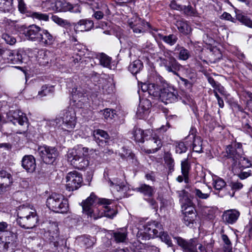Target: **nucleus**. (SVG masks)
<instances>
[{"label": "nucleus", "instance_id": "nucleus-23", "mask_svg": "<svg viewBox=\"0 0 252 252\" xmlns=\"http://www.w3.org/2000/svg\"><path fill=\"white\" fill-rule=\"evenodd\" d=\"M148 133H150L149 130L144 131L139 127H134L130 133L132 135L131 138L135 140L136 142L143 143L144 138L148 136Z\"/></svg>", "mask_w": 252, "mask_h": 252}, {"label": "nucleus", "instance_id": "nucleus-25", "mask_svg": "<svg viewBox=\"0 0 252 252\" xmlns=\"http://www.w3.org/2000/svg\"><path fill=\"white\" fill-rule=\"evenodd\" d=\"M177 92L173 89H165L161 92L160 97L162 99L173 102L177 99Z\"/></svg>", "mask_w": 252, "mask_h": 252}, {"label": "nucleus", "instance_id": "nucleus-45", "mask_svg": "<svg viewBox=\"0 0 252 252\" xmlns=\"http://www.w3.org/2000/svg\"><path fill=\"white\" fill-rule=\"evenodd\" d=\"M13 0H0V10L9 11L12 8Z\"/></svg>", "mask_w": 252, "mask_h": 252}, {"label": "nucleus", "instance_id": "nucleus-46", "mask_svg": "<svg viewBox=\"0 0 252 252\" xmlns=\"http://www.w3.org/2000/svg\"><path fill=\"white\" fill-rule=\"evenodd\" d=\"M178 38L177 36L174 34H170L168 35H163L162 40L166 44L170 46H173L176 44Z\"/></svg>", "mask_w": 252, "mask_h": 252}, {"label": "nucleus", "instance_id": "nucleus-6", "mask_svg": "<svg viewBox=\"0 0 252 252\" xmlns=\"http://www.w3.org/2000/svg\"><path fill=\"white\" fill-rule=\"evenodd\" d=\"M174 239L184 252H207L205 247L199 243L197 238L186 240L181 237H175Z\"/></svg>", "mask_w": 252, "mask_h": 252}, {"label": "nucleus", "instance_id": "nucleus-53", "mask_svg": "<svg viewBox=\"0 0 252 252\" xmlns=\"http://www.w3.org/2000/svg\"><path fill=\"white\" fill-rule=\"evenodd\" d=\"M53 92V87L52 86H47L46 85L41 87V90L38 92V95L43 97Z\"/></svg>", "mask_w": 252, "mask_h": 252}, {"label": "nucleus", "instance_id": "nucleus-17", "mask_svg": "<svg viewBox=\"0 0 252 252\" xmlns=\"http://www.w3.org/2000/svg\"><path fill=\"white\" fill-rule=\"evenodd\" d=\"M8 119L15 125L18 123L20 126H23L25 124H27L28 121L26 115L19 111L9 112Z\"/></svg>", "mask_w": 252, "mask_h": 252}, {"label": "nucleus", "instance_id": "nucleus-30", "mask_svg": "<svg viewBox=\"0 0 252 252\" xmlns=\"http://www.w3.org/2000/svg\"><path fill=\"white\" fill-rule=\"evenodd\" d=\"M35 212L32 211L29 207H20L17 212V222H24L25 218L32 215Z\"/></svg>", "mask_w": 252, "mask_h": 252}, {"label": "nucleus", "instance_id": "nucleus-2", "mask_svg": "<svg viewBox=\"0 0 252 252\" xmlns=\"http://www.w3.org/2000/svg\"><path fill=\"white\" fill-rule=\"evenodd\" d=\"M89 152V149L79 146L68 151L67 160L74 168L82 170L89 165V161L86 156Z\"/></svg>", "mask_w": 252, "mask_h": 252}, {"label": "nucleus", "instance_id": "nucleus-4", "mask_svg": "<svg viewBox=\"0 0 252 252\" xmlns=\"http://www.w3.org/2000/svg\"><path fill=\"white\" fill-rule=\"evenodd\" d=\"M46 205L50 210L60 213L66 212L68 209L67 200L63 195L55 193L47 198Z\"/></svg>", "mask_w": 252, "mask_h": 252}, {"label": "nucleus", "instance_id": "nucleus-35", "mask_svg": "<svg viewBox=\"0 0 252 252\" xmlns=\"http://www.w3.org/2000/svg\"><path fill=\"white\" fill-rule=\"evenodd\" d=\"M112 236L116 242H125L127 239L126 230L123 228L119 229L117 231H114Z\"/></svg>", "mask_w": 252, "mask_h": 252}, {"label": "nucleus", "instance_id": "nucleus-43", "mask_svg": "<svg viewBox=\"0 0 252 252\" xmlns=\"http://www.w3.org/2000/svg\"><path fill=\"white\" fill-rule=\"evenodd\" d=\"M194 193L197 197L202 199H206L210 195L211 189L208 188L207 190L204 189L202 191L199 189H195Z\"/></svg>", "mask_w": 252, "mask_h": 252}, {"label": "nucleus", "instance_id": "nucleus-40", "mask_svg": "<svg viewBox=\"0 0 252 252\" xmlns=\"http://www.w3.org/2000/svg\"><path fill=\"white\" fill-rule=\"evenodd\" d=\"M129 25L135 33H141L144 31L143 23L140 19H136L134 23L132 21L129 22Z\"/></svg>", "mask_w": 252, "mask_h": 252}, {"label": "nucleus", "instance_id": "nucleus-27", "mask_svg": "<svg viewBox=\"0 0 252 252\" xmlns=\"http://www.w3.org/2000/svg\"><path fill=\"white\" fill-rule=\"evenodd\" d=\"M103 206L101 207V211H98L96 215H99L100 214H102L101 215V218L103 216H105L108 218L112 219L117 213V211L115 207L109 206V205H102Z\"/></svg>", "mask_w": 252, "mask_h": 252}, {"label": "nucleus", "instance_id": "nucleus-31", "mask_svg": "<svg viewBox=\"0 0 252 252\" xmlns=\"http://www.w3.org/2000/svg\"><path fill=\"white\" fill-rule=\"evenodd\" d=\"M104 177L106 182L108 183L109 186L113 189H115L118 191H120L123 190L124 188H125V185H123L122 183L120 182V181H118L117 180H114L113 181H112L108 177V174L107 173H104Z\"/></svg>", "mask_w": 252, "mask_h": 252}, {"label": "nucleus", "instance_id": "nucleus-36", "mask_svg": "<svg viewBox=\"0 0 252 252\" xmlns=\"http://www.w3.org/2000/svg\"><path fill=\"white\" fill-rule=\"evenodd\" d=\"M176 25L179 32L184 34H188L191 31L190 26L186 21L183 20H178Z\"/></svg>", "mask_w": 252, "mask_h": 252}, {"label": "nucleus", "instance_id": "nucleus-15", "mask_svg": "<svg viewBox=\"0 0 252 252\" xmlns=\"http://www.w3.org/2000/svg\"><path fill=\"white\" fill-rule=\"evenodd\" d=\"M149 149H144L145 152L148 154L154 153L159 150L162 147V143L160 139L156 134L152 135L149 138L147 142Z\"/></svg>", "mask_w": 252, "mask_h": 252}, {"label": "nucleus", "instance_id": "nucleus-7", "mask_svg": "<svg viewBox=\"0 0 252 252\" xmlns=\"http://www.w3.org/2000/svg\"><path fill=\"white\" fill-rule=\"evenodd\" d=\"M61 119L62 120L61 129L67 133L73 132L76 124V117L74 110L72 108L64 110Z\"/></svg>", "mask_w": 252, "mask_h": 252}, {"label": "nucleus", "instance_id": "nucleus-32", "mask_svg": "<svg viewBox=\"0 0 252 252\" xmlns=\"http://www.w3.org/2000/svg\"><path fill=\"white\" fill-rule=\"evenodd\" d=\"M135 190L137 192L142 193L145 196L149 197L152 196L155 192V189L153 187L145 184L140 185Z\"/></svg>", "mask_w": 252, "mask_h": 252}, {"label": "nucleus", "instance_id": "nucleus-1", "mask_svg": "<svg viewBox=\"0 0 252 252\" xmlns=\"http://www.w3.org/2000/svg\"><path fill=\"white\" fill-rule=\"evenodd\" d=\"M112 200L106 198H97L94 193H92L85 201L82 203L83 213L88 216V217L93 218L96 220L101 218L100 214L96 215L98 211L101 209L102 205H110Z\"/></svg>", "mask_w": 252, "mask_h": 252}, {"label": "nucleus", "instance_id": "nucleus-26", "mask_svg": "<svg viewBox=\"0 0 252 252\" xmlns=\"http://www.w3.org/2000/svg\"><path fill=\"white\" fill-rule=\"evenodd\" d=\"M142 88L143 91L147 90L150 95L155 97L159 96L161 92L160 87L154 83L144 84Z\"/></svg>", "mask_w": 252, "mask_h": 252}, {"label": "nucleus", "instance_id": "nucleus-64", "mask_svg": "<svg viewBox=\"0 0 252 252\" xmlns=\"http://www.w3.org/2000/svg\"><path fill=\"white\" fill-rule=\"evenodd\" d=\"M204 215L209 219H212L214 217V212L211 208H207L204 210Z\"/></svg>", "mask_w": 252, "mask_h": 252}, {"label": "nucleus", "instance_id": "nucleus-60", "mask_svg": "<svg viewBox=\"0 0 252 252\" xmlns=\"http://www.w3.org/2000/svg\"><path fill=\"white\" fill-rule=\"evenodd\" d=\"M9 234V235L6 237V243H10L11 242L14 243L16 242L18 239L17 233L10 232Z\"/></svg>", "mask_w": 252, "mask_h": 252}, {"label": "nucleus", "instance_id": "nucleus-51", "mask_svg": "<svg viewBox=\"0 0 252 252\" xmlns=\"http://www.w3.org/2000/svg\"><path fill=\"white\" fill-rule=\"evenodd\" d=\"M84 57V52L82 51H79L78 53H74L73 55L71 58L72 62L74 63V64L82 63L83 58Z\"/></svg>", "mask_w": 252, "mask_h": 252}, {"label": "nucleus", "instance_id": "nucleus-57", "mask_svg": "<svg viewBox=\"0 0 252 252\" xmlns=\"http://www.w3.org/2000/svg\"><path fill=\"white\" fill-rule=\"evenodd\" d=\"M226 183L223 180L218 178L214 182V187L217 190H220L224 187Z\"/></svg>", "mask_w": 252, "mask_h": 252}, {"label": "nucleus", "instance_id": "nucleus-34", "mask_svg": "<svg viewBox=\"0 0 252 252\" xmlns=\"http://www.w3.org/2000/svg\"><path fill=\"white\" fill-rule=\"evenodd\" d=\"M96 58L99 60V64L103 67L111 68V58L104 53H98L96 55Z\"/></svg>", "mask_w": 252, "mask_h": 252}, {"label": "nucleus", "instance_id": "nucleus-54", "mask_svg": "<svg viewBox=\"0 0 252 252\" xmlns=\"http://www.w3.org/2000/svg\"><path fill=\"white\" fill-rule=\"evenodd\" d=\"M104 118L106 120H111L114 118L116 113L114 110L105 109L103 112Z\"/></svg>", "mask_w": 252, "mask_h": 252}, {"label": "nucleus", "instance_id": "nucleus-59", "mask_svg": "<svg viewBox=\"0 0 252 252\" xmlns=\"http://www.w3.org/2000/svg\"><path fill=\"white\" fill-rule=\"evenodd\" d=\"M182 10L184 11L185 14L189 16H195L196 13L195 10L190 5L183 6Z\"/></svg>", "mask_w": 252, "mask_h": 252}, {"label": "nucleus", "instance_id": "nucleus-24", "mask_svg": "<svg viewBox=\"0 0 252 252\" xmlns=\"http://www.w3.org/2000/svg\"><path fill=\"white\" fill-rule=\"evenodd\" d=\"M93 27V21L88 19L80 20L79 22L74 24L75 30L81 32L89 31Z\"/></svg>", "mask_w": 252, "mask_h": 252}, {"label": "nucleus", "instance_id": "nucleus-38", "mask_svg": "<svg viewBox=\"0 0 252 252\" xmlns=\"http://www.w3.org/2000/svg\"><path fill=\"white\" fill-rule=\"evenodd\" d=\"M190 170V164L187 159L181 162V172L184 177V181L186 183H189V173Z\"/></svg>", "mask_w": 252, "mask_h": 252}, {"label": "nucleus", "instance_id": "nucleus-39", "mask_svg": "<svg viewBox=\"0 0 252 252\" xmlns=\"http://www.w3.org/2000/svg\"><path fill=\"white\" fill-rule=\"evenodd\" d=\"M143 66L142 62L139 60H136L129 64L128 70L132 74H136L140 71Z\"/></svg>", "mask_w": 252, "mask_h": 252}, {"label": "nucleus", "instance_id": "nucleus-20", "mask_svg": "<svg viewBox=\"0 0 252 252\" xmlns=\"http://www.w3.org/2000/svg\"><path fill=\"white\" fill-rule=\"evenodd\" d=\"M151 106V102L148 99H142L140 101L137 108V115L140 119L144 118L149 113V109Z\"/></svg>", "mask_w": 252, "mask_h": 252}, {"label": "nucleus", "instance_id": "nucleus-48", "mask_svg": "<svg viewBox=\"0 0 252 252\" xmlns=\"http://www.w3.org/2000/svg\"><path fill=\"white\" fill-rule=\"evenodd\" d=\"M158 236H159L161 240L164 242L166 245H167L168 246H173V244L172 243L170 237L167 232L162 231V230H159L158 232Z\"/></svg>", "mask_w": 252, "mask_h": 252}, {"label": "nucleus", "instance_id": "nucleus-61", "mask_svg": "<svg viewBox=\"0 0 252 252\" xmlns=\"http://www.w3.org/2000/svg\"><path fill=\"white\" fill-rule=\"evenodd\" d=\"M240 164H242V166L245 168L251 167L252 166V164L251 161L244 157V155L242 156Z\"/></svg>", "mask_w": 252, "mask_h": 252}, {"label": "nucleus", "instance_id": "nucleus-52", "mask_svg": "<svg viewBox=\"0 0 252 252\" xmlns=\"http://www.w3.org/2000/svg\"><path fill=\"white\" fill-rule=\"evenodd\" d=\"M34 19L39 21H47L49 20V16L46 14H43L40 12H32L30 15Z\"/></svg>", "mask_w": 252, "mask_h": 252}, {"label": "nucleus", "instance_id": "nucleus-29", "mask_svg": "<svg viewBox=\"0 0 252 252\" xmlns=\"http://www.w3.org/2000/svg\"><path fill=\"white\" fill-rule=\"evenodd\" d=\"M41 32L40 39L37 42L46 46L53 44L55 41V37L47 30L42 29Z\"/></svg>", "mask_w": 252, "mask_h": 252}, {"label": "nucleus", "instance_id": "nucleus-50", "mask_svg": "<svg viewBox=\"0 0 252 252\" xmlns=\"http://www.w3.org/2000/svg\"><path fill=\"white\" fill-rule=\"evenodd\" d=\"M150 32L154 37L156 40H162L163 35L162 33V31L161 29L152 28L150 29Z\"/></svg>", "mask_w": 252, "mask_h": 252}, {"label": "nucleus", "instance_id": "nucleus-16", "mask_svg": "<svg viewBox=\"0 0 252 252\" xmlns=\"http://www.w3.org/2000/svg\"><path fill=\"white\" fill-rule=\"evenodd\" d=\"M25 53L23 50H10L6 60L8 63L13 64H20L23 62Z\"/></svg>", "mask_w": 252, "mask_h": 252}, {"label": "nucleus", "instance_id": "nucleus-63", "mask_svg": "<svg viewBox=\"0 0 252 252\" xmlns=\"http://www.w3.org/2000/svg\"><path fill=\"white\" fill-rule=\"evenodd\" d=\"M220 18L222 19L230 21L233 23L235 22V19L233 18L229 13L226 12L223 13V14L220 16Z\"/></svg>", "mask_w": 252, "mask_h": 252}, {"label": "nucleus", "instance_id": "nucleus-22", "mask_svg": "<svg viewBox=\"0 0 252 252\" xmlns=\"http://www.w3.org/2000/svg\"><path fill=\"white\" fill-rule=\"evenodd\" d=\"M240 216V213L235 209H230L224 212L222 219L225 222L232 224L234 223Z\"/></svg>", "mask_w": 252, "mask_h": 252}, {"label": "nucleus", "instance_id": "nucleus-10", "mask_svg": "<svg viewBox=\"0 0 252 252\" xmlns=\"http://www.w3.org/2000/svg\"><path fill=\"white\" fill-rule=\"evenodd\" d=\"M38 151L42 160L47 164L53 163L58 156V151L55 147H40L39 148Z\"/></svg>", "mask_w": 252, "mask_h": 252}, {"label": "nucleus", "instance_id": "nucleus-13", "mask_svg": "<svg viewBox=\"0 0 252 252\" xmlns=\"http://www.w3.org/2000/svg\"><path fill=\"white\" fill-rule=\"evenodd\" d=\"M12 183V175L5 170L0 171V194L9 190Z\"/></svg>", "mask_w": 252, "mask_h": 252}, {"label": "nucleus", "instance_id": "nucleus-56", "mask_svg": "<svg viewBox=\"0 0 252 252\" xmlns=\"http://www.w3.org/2000/svg\"><path fill=\"white\" fill-rule=\"evenodd\" d=\"M2 38L8 44L13 45L16 42V40L15 38L12 35L8 33H3L2 35Z\"/></svg>", "mask_w": 252, "mask_h": 252}, {"label": "nucleus", "instance_id": "nucleus-3", "mask_svg": "<svg viewBox=\"0 0 252 252\" xmlns=\"http://www.w3.org/2000/svg\"><path fill=\"white\" fill-rule=\"evenodd\" d=\"M162 230V225L157 221H149L139 229L137 233L138 241H144L158 237L159 230Z\"/></svg>", "mask_w": 252, "mask_h": 252}, {"label": "nucleus", "instance_id": "nucleus-8", "mask_svg": "<svg viewBox=\"0 0 252 252\" xmlns=\"http://www.w3.org/2000/svg\"><path fill=\"white\" fill-rule=\"evenodd\" d=\"M226 152L228 158L232 159L235 163L241 164V160L244 155L241 143H234L228 145L226 149Z\"/></svg>", "mask_w": 252, "mask_h": 252}, {"label": "nucleus", "instance_id": "nucleus-37", "mask_svg": "<svg viewBox=\"0 0 252 252\" xmlns=\"http://www.w3.org/2000/svg\"><path fill=\"white\" fill-rule=\"evenodd\" d=\"M190 135L191 134H189V136H190ZM191 135V138H193L192 143V149L193 151L197 153H201L202 151V143L201 137L194 136L192 132Z\"/></svg>", "mask_w": 252, "mask_h": 252}, {"label": "nucleus", "instance_id": "nucleus-9", "mask_svg": "<svg viewBox=\"0 0 252 252\" xmlns=\"http://www.w3.org/2000/svg\"><path fill=\"white\" fill-rule=\"evenodd\" d=\"M66 189L73 191L79 188L83 182L82 175L76 171L69 172L66 177Z\"/></svg>", "mask_w": 252, "mask_h": 252}, {"label": "nucleus", "instance_id": "nucleus-49", "mask_svg": "<svg viewBox=\"0 0 252 252\" xmlns=\"http://www.w3.org/2000/svg\"><path fill=\"white\" fill-rule=\"evenodd\" d=\"M175 147L176 153L179 154L186 153L188 149L187 146L183 142H176Z\"/></svg>", "mask_w": 252, "mask_h": 252}, {"label": "nucleus", "instance_id": "nucleus-18", "mask_svg": "<svg viewBox=\"0 0 252 252\" xmlns=\"http://www.w3.org/2000/svg\"><path fill=\"white\" fill-rule=\"evenodd\" d=\"M92 135L94 139L99 146H103L106 144L109 139L108 134L102 129H98L94 130Z\"/></svg>", "mask_w": 252, "mask_h": 252}, {"label": "nucleus", "instance_id": "nucleus-62", "mask_svg": "<svg viewBox=\"0 0 252 252\" xmlns=\"http://www.w3.org/2000/svg\"><path fill=\"white\" fill-rule=\"evenodd\" d=\"M10 54V50L2 48L0 46V56L4 60H6L8 55Z\"/></svg>", "mask_w": 252, "mask_h": 252}, {"label": "nucleus", "instance_id": "nucleus-58", "mask_svg": "<svg viewBox=\"0 0 252 252\" xmlns=\"http://www.w3.org/2000/svg\"><path fill=\"white\" fill-rule=\"evenodd\" d=\"M221 238L223 240V242L226 246L225 247V252H231L232 249V245L227 236L225 234H222L221 235Z\"/></svg>", "mask_w": 252, "mask_h": 252}, {"label": "nucleus", "instance_id": "nucleus-21", "mask_svg": "<svg viewBox=\"0 0 252 252\" xmlns=\"http://www.w3.org/2000/svg\"><path fill=\"white\" fill-rule=\"evenodd\" d=\"M241 122L243 130L252 137V122L248 114L241 112Z\"/></svg>", "mask_w": 252, "mask_h": 252}, {"label": "nucleus", "instance_id": "nucleus-19", "mask_svg": "<svg viewBox=\"0 0 252 252\" xmlns=\"http://www.w3.org/2000/svg\"><path fill=\"white\" fill-rule=\"evenodd\" d=\"M22 166L27 172H33L36 168L35 159L33 156H25L22 160Z\"/></svg>", "mask_w": 252, "mask_h": 252}, {"label": "nucleus", "instance_id": "nucleus-41", "mask_svg": "<svg viewBox=\"0 0 252 252\" xmlns=\"http://www.w3.org/2000/svg\"><path fill=\"white\" fill-rule=\"evenodd\" d=\"M175 51H179L178 59L180 60L186 61L190 57L189 51L179 44L177 45L175 47Z\"/></svg>", "mask_w": 252, "mask_h": 252}, {"label": "nucleus", "instance_id": "nucleus-11", "mask_svg": "<svg viewBox=\"0 0 252 252\" xmlns=\"http://www.w3.org/2000/svg\"><path fill=\"white\" fill-rule=\"evenodd\" d=\"M179 197L180 201L181 203L182 208L185 214H196L194 212L195 209L193 206V203L189 198V193L185 190H182L177 192Z\"/></svg>", "mask_w": 252, "mask_h": 252}, {"label": "nucleus", "instance_id": "nucleus-12", "mask_svg": "<svg viewBox=\"0 0 252 252\" xmlns=\"http://www.w3.org/2000/svg\"><path fill=\"white\" fill-rule=\"evenodd\" d=\"M23 33L29 39L37 42L39 40L42 29L36 25H32L28 27L23 26Z\"/></svg>", "mask_w": 252, "mask_h": 252}, {"label": "nucleus", "instance_id": "nucleus-5", "mask_svg": "<svg viewBox=\"0 0 252 252\" xmlns=\"http://www.w3.org/2000/svg\"><path fill=\"white\" fill-rule=\"evenodd\" d=\"M163 57H159L158 59L160 66H164L168 72L179 76L177 71L180 70L182 66L172 56V52L164 50L163 51Z\"/></svg>", "mask_w": 252, "mask_h": 252}, {"label": "nucleus", "instance_id": "nucleus-14", "mask_svg": "<svg viewBox=\"0 0 252 252\" xmlns=\"http://www.w3.org/2000/svg\"><path fill=\"white\" fill-rule=\"evenodd\" d=\"M56 10L58 12L69 11L73 13L80 12V9L78 5H72L67 2L65 0H57L55 4Z\"/></svg>", "mask_w": 252, "mask_h": 252}, {"label": "nucleus", "instance_id": "nucleus-33", "mask_svg": "<svg viewBox=\"0 0 252 252\" xmlns=\"http://www.w3.org/2000/svg\"><path fill=\"white\" fill-rule=\"evenodd\" d=\"M78 241L81 247L88 248L94 245L95 239L90 236H82L78 238Z\"/></svg>", "mask_w": 252, "mask_h": 252}, {"label": "nucleus", "instance_id": "nucleus-47", "mask_svg": "<svg viewBox=\"0 0 252 252\" xmlns=\"http://www.w3.org/2000/svg\"><path fill=\"white\" fill-rule=\"evenodd\" d=\"M237 19L245 26L252 28V21L247 16L242 14L236 15Z\"/></svg>", "mask_w": 252, "mask_h": 252}, {"label": "nucleus", "instance_id": "nucleus-42", "mask_svg": "<svg viewBox=\"0 0 252 252\" xmlns=\"http://www.w3.org/2000/svg\"><path fill=\"white\" fill-rule=\"evenodd\" d=\"M139 242H140V245L134 249L133 252H148V251H153L154 252H159L158 248L155 246H148L146 248L145 246L142 243L143 241Z\"/></svg>", "mask_w": 252, "mask_h": 252}, {"label": "nucleus", "instance_id": "nucleus-55", "mask_svg": "<svg viewBox=\"0 0 252 252\" xmlns=\"http://www.w3.org/2000/svg\"><path fill=\"white\" fill-rule=\"evenodd\" d=\"M52 19L56 23L61 26L65 27L70 26V23L67 20L63 19L57 16H53Z\"/></svg>", "mask_w": 252, "mask_h": 252}, {"label": "nucleus", "instance_id": "nucleus-28", "mask_svg": "<svg viewBox=\"0 0 252 252\" xmlns=\"http://www.w3.org/2000/svg\"><path fill=\"white\" fill-rule=\"evenodd\" d=\"M38 221L36 213L25 218L24 222H18V224L23 228L26 229H31L35 226Z\"/></svg>", "mask_w": 252, "mask_h": 252}, {"label": "nucleus", "instance_id": "nucleus-44", "mask_svg": "<svg viewBox=\"0 0 252 252\" xmlns=\"http://www.w3.org/2000/svg\"><path fill=\"white\" fill-rule=\"evenodd\" d=\"M196 218V214H185L184 217V222L188 226L192 227Z\"/></svg>", "mask_w": 252, "mask_h": 252}]
</instances>
